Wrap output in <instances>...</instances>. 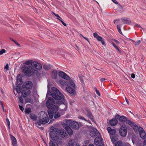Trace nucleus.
Instances as JSON below:
<instances>
[{
  "label": "nucleus",
  "mask_w": 146,
  "mask_h": 146,
  "mask_svg": "<svg viewBox=\"0 0 146 146\" xmlns=\"http://www.w3.org/2000/svg\"><path fill=\"white\" fill-rule=\"evenodd\" d=\"M46 104L48 109V112L49 116L50 119L53 117L54 114V118L56 119L64 114L62 110H58V107L55 104L54 99L53 98H49Z\"/></svg>",
  "instance_id": "nucleus-1"
},
{
  "label": "nucleus",
  "mask_w": 146,
  "mask_h": 146,
  "mask_svg": "<svg viewBox=\"0 0 146 146\" xmlns=\"http://www.w3.org/2000/svg\"><path fill=\"white\" fill-rule=\"evenodd\" d=\"M51 95L56 100H60L58 102L57 104H64L65 102L64 96L58 89L54 87H52Z\"/></svg>",
  "instance_id": "nucleus-2"
},
{
  "label": "nucleus",
  "mask_w": 146,
  "mask_h": 146,
  "mask_svg": "<svg viewBox=\"0 0 146 146\" xmlns=\"http://www.w3.org/2000/svg\"><path fill=\"white\" fill-rule=\"evenodd\" d=\"M33 62L31 60L27 61L25 62V64L26 65H25L22 68L23 72L24 74L28 76H31L32 74H34L35 73H37V71L35 70L30 66L31 64L32 66Z\"/></svg>",
  "instance_id": "nucleus-3"
},
{
  "label": "nucleus",
  "mask_w": 146,
  "mask_h": 146,
  "mask_svg": "<svg viewBox=\"0 0 146 146\" xmlns=\"http://www.w3.org/2000/svg\"><path fill=\"white\" fill-rule=\"evenodd\" d=\"M33 86L32 82L30 81H27L24 83L22 85L23 90L21 92L22 96L25 98L31 93L30 90Z\"/></svg>",
  "instance_id": "nucleus-4"
},
{
  "label": "nucleus",
  "mask_w": 146,
  "mask_h": 146,
  "mask_svg": "<svg viewBox=\"0 0 146 146\" xmlns=\"http://www.w3.org/2000/svg\"><path fill=\"white\" fill-rule=\"evenodd\" d=\"M70 85L66 87V89L67 92L70 94L71 95H75L76 94L75 84L72 80L70 81Z\"/></svg>",
  "instance_id": "nucleus-5"
},
{
  "label": "nucleus",
  "mask_w": 146,
  "mask_h": 146,
  "mask_svg": "<svg viewBox=\"0 0 146 146\" xmlns=\"http://www.w3.org/2000/svg\"><path fill=\"white\" fill-rule=\"evenodd\" d=\"M40 122L43 124H46L49 121L47 113L44 111H42L39 114Z\"/></svg>",
  "instance_id": "nucleus-6"
},
{
  "label": "nucleus",
  "mask_w": 146,
  "mask_h": 146,
  "mask_svg": "<svg viewBox=\"0 0 146 146\" xmlns=\"http://www.w3.org/2000/svg\"><path fill=\"white\" fill-rule=\"evenodd\" d=\"M66 125L69 126L73 129H77L79 127V126L78 122L75 121L72 122L71 120H67L66 121Z\"/></svg>",
  "instance_id": "nucleus-7"
},
{
  "label": "nucleus",
  "mask_w": 146,
  "mask_h": 146,
  "mask_svg": "<svg viewBox=\"0 0 146 146\" xmlns=\"http://www.w3.org/2000/svg\"><path fill=\"white\" fill-rule=\"evenodd\" d=\"M55 129L56 130L54 131L56 132V134L59 135L63 138H67L68 135L64 130L60 129Z\"/></svg>",
  "instance_id": "nucleus-8"
},
{
  "label": "nucleus",
  "mask_w": 146,
  "mask_h": 146,
  "mask_svg": "<svg viewBox=\"0 0 146 146\" xmlns=\"http://www.w3.org/2000/svg\"><path fill=\"white\" fill-rule=\"evenodd\" d=\"M119 133L121 136L125 137L126 136L127 133V129L125 125L123 124L121 126Z\"/></svg>",
  "instance_id": "nucleus-9"
},
{
  "label": "nucleus",
  "mask_w": 146,
  "mask_h": 146,
  "mask_svg": "<svg viewBox=\"0 0 146 146\" xmlns=\"http://www.w3.org/2000/svg\"><path fill=\"white\" fill-rule=\"evenodd\" d=\"M115 118L119 120V121L122 123H124L127 121V117L124 116H120L118 114L115 115Z\"/></svg>",
  "instance_id": "nucleus-10"
},
{
  "label": "nucleus",
  "mask_w": 146,
  "mask_h": 146,
  "mask_svg": "<svg viewBox=\"0 0 146 146\" xmlns=\"http://www.w3.org/2000/svg\"><path fill=\"white\" fill-rule=\"evenodd\" d=\"M139 133L142 139H144L143 144L145 145H146V134L143 129H142V130L139 131Z\"/></svg>",
  "instance_id": "nucleus-11"
},
{
  "label": "nucleus",
  "mask_w": 146,
  "mask_h": 146,
  "mask_svg": "<svg viewBox=\"0 0 146 146\" xmlns=\"http://www.w3.org/2000/svg\"><path fill=\"white\" fill-rule=\"evenodd\" d=\"M59 76L66 80H68L70 79V77L65 72L61 71H59L58 73Z\"/></svg>",
  "instance_id": "nucleus-12"
},
{
  "label": "nucleus",
  "mask_w": 146,
  "mask_h": 146,
  "mask_svg": "<svg viewBox=\"0 0 146 146\" xmlns=\"http://www.w3.org/2000/svg\"><path fill=\"white\" fill-rule=\"evenodd\" d=\"M94 131H90V134L92 137H94L99 136L100 133L96 129L94 128Z\"/></svg>",
  "instance_id": "nucleus-13"
},
{
  "label": "nucleus",
  "mask_w": 146,
  "mask_h": 146,
  "mask_svg": "<svg viewBox=\"0 0 146 146\" xmlns=\"http://www.w3.org/2000/svg\"><path fill=\"white\" fill-rule=\"evenodd\" d=\"M32 66L38 70H40L42 68L41 64L40 63H38L35 61H34L33 62Z\"/></svg>",
  "instance_id": "nucleus-14"
},
{
  "label": "nucleus",
  "mask_w": 146,
  "mask_h": 146,
  "mask_svg": "<svg viewBox=\"0 0 146 146\" xmlns=\"http://www.w3.org/2000/svg\"><path fill=\"white\" fill-rule=\"evenodd\" d=\"M93 35L95 38H96V39L99 41H100L102 45H105V42L104 41V39L102 37L98 36L96 33H94Z\"/></svg>",
  "instance_id": "nucleus-15"
},
{
  "label": "nucleus",
  "mask_w": 146,
  "mask_h": 146,
  "mask_svg": "<svg viewBox=\"0 0 146 146\" xmlns=\"http://www.w3.org/2000/svg\"><path fill=\"white\" fill-rule=\"evenodd\" d=\"M102 139L99 137H96L94 139V143L95 145L98 146L103 145Z\"/></svg>",
  "instance_id": "nucleus-16"
},
{
  "label": "nucleus",
  "mask_w": 146,
  "mask_h": 146,
  "mask_svg": "<svg viewBox=\"0 0 146 146\" xmlns=\"http://www.w3.org/2000/svg\"><path fill=\"white\" fill-rule=\"evenodd\" d=\"M69 80H60L59 81L60 84L62 86H68L70 85V81H71Z\"/></svg>",
  "instance_id": "nucleus-17"
},
{
  "label": "nucleus",
  "mask_w": 146,
  "mask_h": 146,
  "mask_svg": "<svg viewBox=\"0 0 146 146\" xmlns=\"http://www.w3.org/2000/svg\"><path fill=\"white\" fill-rule=\"evenodd\" d=\"M142 129H143L139 125H137L135 124L134 125L133 129L136 133H139V131L142 130Z\"/></svg>",
  "instance_id": "nucleus-18"
},
{
  "label": "nucleus",
  "mask_w": 146,
  "mask_h": 146,
  "mask_svg": "<svg viewBox=\"0 0 146 146\" xmlns=\"http://www.w3.org/2000/svg\"><path fill=\"white\" fill-rule=\"evenodd\" d=\"M107 130L110 135H113L116 134V131L115 129H112L110 127H108Z\"/></svg>",
  "instance_id": "nucleus-19"
},
{
  "label": "nucleus",
  "mask_w": 146,
  "mask_h": 146,
  "mask_svg": "<svg viewBox=\"0 0 146 146\" xmlns=\"http://www.w3.org/2000/svg\"><path fill=\"white\" fill-rule=\"evenodd\" d=\"M86 111L87 112V116L90 118L92 121L94 122L95 121L94 119V117L91 112L88 109H86Z\"/></svg>",
  "instance_id": "nucleus-20"
},
{
  "label": "nucleus",
  "mask_w": 146,
  "mask_h": 146,
  "mask_svg": "<svg viewBox=\"0 0 146 146\" xmlns=\"http://www.w3.org/2000/svg\"><path fill=\"white\" fill-rule=\"evenodd\" d=\"M118 135L117 134L113 135H110L111 141L113 143H114L118 140Z\"/></svg>",
  "instance_id": "nucleus-21"
},
{
  "label": "nucleus",
  "mask_w": 146,
  "mask_h": 146,
  "mask_svg": "<svg viewBox=\"0 0 146 146\" xmlns=\"http://www.w3.org/2000/svg\"><path fill=\"white\" fill-rule=\"evenodd\" d=\"M10 138L12 141V145L13 146H16L17 145V141L15 138L11 134H9Z\"/></svg>",
  "instance_id": "nucleus-22"
},
{
  "label": "nucleus",
  "mask_w": 146,
  "mask_h": 146,
  "mask_svg": "<svg viewBox=\"0 0 146 146\" xmlns=\"http://www.w3.org/2000/svg\"><path fill=\"white\" fill-rule=\"evenodd\" d=\"M117 120L116 118H113L109 121V123L110 124L111 126H113L116 125L117 123Z\"/></svg>",
  "instance_id": "nucleus-23"
},
{
  "label": "nucleus",
  "mask_w": 146,
  "mask_h": 146,
  "mask_svg": "<svg viewBox=\"0 0 146 146\" xmlns=\"http://www.w3.org/2000/svg\"><path fill=\"white\" fill-rule=\"evenodd\" d=\"M17 83L18 85H20L23 83L22 77L20 75H18L17 76Z\"/></svg>",
  "instance_id": "nucleus-24"
},
{
  "label": "nucleus",
  "mask_w": 146,
  "mask_h": 146,
  "mask_svg": "<svg viewBox=\"0 0 146 146\" xmlns=\"http://www.w3.org/2000/svg\"><path fill=\"white\" fill-rule=\"evenodd\" d=\"M53 133V132L50 131L49 133L50 135L52 138V139L53 141H58L59 140V137L58 136L56 135L53 136L52 133Z\"/></svg>",
  "instance_id": "nucleus-25"
},
{
  "label": "nucleus",
  "mask_w": 146,
  "mask_h": 146,
  "mask_svg": "<svg viewBox=\"0 0 146 146\" xmlns=\"http://www.w3.org/2000/svg\"><path fill=\"white\" fill-rule=\"evenodd\" d=\"M66 127H65V129L67 131L68 134L70 135H72L73 133V131L71 129V128L69 126L66 125Z\"/></svg>",
  "instance_id": "nucleus-26"
},
{
  "label": "nucleus",
  "mask_w": 146,
  "mask_h": 146,
  "mask_svg": "<svg viewBox=\"0 0 146 146\" xmlns=\"http://www.w3.org/2000/svg\"><path fill=\"white\" fill-rule=\"evenodd\" d=\"M123 23L125 24H129L131 23V21L129 18H125V19H121Z\"/></svg>",
  "instance_id": "nucleus-27"
},
{
  "label": "nucleus",
  "mask_w": 146,
  "mask_h": 146,
  "mask_svg": "<svg viewBox=\"0 0 146 146\" xmlns=\"http://www.w3.org/2000/svg\"><path fill=\"white\" fill-rule=\"evenodd\" d=\"M57 72L56 70H54L52 71V79H56L57 77Z\"/></svg>",
  "instance_id": "nucleus-28"
},
{
  "label": "nucleus",
  "mask_w": 146,
  "mask_h": 146,
  "mask_svg": "<svg viewBox=\"0 0 146 146\" xmlns=\"http://www.w3.org/2000/svg\"><path fill=\"white\" fill-rule=\"evenodd\" d=\"M117 6L118 9H117V10L118 11L121 12H122L123 11V8L124 7V6H122L120 4H118Z\"/></svg>",
  "instance_id": "nucleus-29"
},
{
  "label": "nucleus",
  "mask_w": 146,
  "mask_h": 146,
  "mask_svg": "<svg viewBox=\"0 0 146 146\" xmlns=\"http://www.w3.org/2000/svg\"><path fill=\"white\" fill-rule=\"evenodd\" d=\"M30 117L32 119L33 121H35L37 119L36 116L35 114H30Z\"/></svg>",
  "instance_id": "nucleus-30"
},
{
  "label": "nucleus",
  "mask_w": 146,
  "mask_h": 146,
  "mask_svg": "<svg viewBox=\"0 0 146 146\" xmlns=\"http://www.w3.org/2000/svg\"><path fill=\"white\" fill-rule=\"evenodd\" d=\"M25 102L32 104L33 103V100L31 98L28 97L25 99Z\"/></svg>",
  "instance_id": "nucleus-31"
},
{
  "label": "nucleus",
  "mask_w": 146,
  "mask_h": 146,
  "mask_svg": "<svg viewBox=\"0 0 146 146\" xmlns=\"http://www.w3.org/2000/svg\"><path fill=\"white\" fill-rule=\"evenodd\" d=\"M16 90L18 93H20L22 91L21 87L19 86H16Z\"/></svg>",
  "instance_id": "nucleus-32"
},
{
  "label": "nucleus",
  "mask_w": 146,
  "mask_h": 146,
  "mask_svg": "<svg viewBox=\"0 0 146 146\" xmlns=\"http://www.w3.org/2000/svg\"><path fill=\"white\" fill-rule=\"evenodd\" d=\"M50 68L51 67L50 65H44L43 66V68L46 70L50 69Z\"/></svg>",
  "instance_id": "nucleus-33"
},
{
  "label": "nucleus",
  "mask_w": 146,
  "mask_h": 146,
  "mask_svg": "<svg viewBox=\"0 0 146 146\" xmlns=\"http://www.w3.org/2000/svg\"><path fill=\"white\" fill-rule=\"evenodd\" d=\"M52 13L53 14H54L55 16L56 17H57V19L58 20H59L60 21H61L62 20H63L62 18L60 16H59L58 14H55L53 12H52Z\"/></svg>",
  "instance_id": "nucleus-34"
},
{
  "label": "nucleus",
  "mask_w": 146,
  "mask_h": 146,
  "mask_svg": "<svg viewBox=\"0 0 146 146\" xmlns=\"http://www.w3.org/2000/svg\"><path fill=\"white\" fill-rule=\"evenodd\" d=\"M74 144L73 141L71 140L69 141L67 146H74Z\"/></svg>",
  "instance_id": "nucleus-35"
},
{
  "label": "nucleus",
  "mask_w": 146,
  "mask_h": 146,
  "mask_svg": "<svg viewBox=\"0 0 146 146\" xmlns=\"http://www.w3.org/2000/svg\"><path fill=\"white\" fill-rule=\"evenodd\" d=\"M127 124H129L131 126L133 125H134V122L131 121L130 120H127V121H126Z\"/></svg>",
  "instance_id": "nucleus-36"
},
{
  "label": "nucleus",
  "mask_w": 146,
  "mask_h": 146,
  "mask_svg": "<svg viewBox=\"0 0 146 146\" xmlns=\"http://www.w3.org/2000/svg\"><path fill=\"white\" fill-rule=\"evenodd\" d=\"M31 112V109L30 108H26L25 110V112L26 114H29Z\"/></svg>",
  "instance_id": "nucleus-37"
},
{
  "label": "nucleus",
  "mask_w": 146,
  "mask_h": 146,
  "mask_svg": "<svg viewBox=\"0 0 146 146\" xmlns=\"http://www.w3.org/2000/svg\"><path fill=\"white\" fill-rule=\"evenodd\" d=\"M115 146H123L122 141H119L117 142L115 144Z\"/></svg>",
  "instance_id": "nucleus-38"
},
{
  "label": "nucleus",
  "mask_w": 146,
  "mask_h": 146,
  "mask_svg": "<svg viewBox=\"0 0 146 146\" xmlns=\"http://www.w3.org/2000/svg\"><path fill=\"white\" fill-rule=\"evenodd\" d=\"M117 29H118V31L121 34H122V33L121 31V29H120V26H119L118 25H117Z\"/></svg>",
  "instance_id": "nucleus-39"
},
{
  "label": "nucleus",
  "mask_w": 146,
  "mask_h": 146,
  "mask_svg": "<svg viewBox=\"0 0 146 146\" xmlns=\"http://www.w3.org/2000/svg\"><path fill=\"white\" fill-rule=\"evenodd\" d=\"M49 146H55V144L52 141H50Z\"/></svg>",
  "instance_id": "nucleus-40"
},
{
  "label": "nucleus",
  "mask_w": 146,
  "mask_h": 146,
  "mask_svg": "<svg viewBox=\"0 0 146 146\" xmlns=\"http://www.w3.org/2000/svg\"><path fill=\"white\" fill-rule=\"evenodd\" d=\"M6 52V50L4 49H2L0 51V55H2Z\"/></svg>",
  "instance_id": "nucleus-41"
},
{
  "label": "nucleus",
  "mask_w": 146,
  "mask_h": 146,
  "mask_svg": "<svg viewBox=\"0 0 146 146\" xmlns=\"http://www.w3.org/2000/svg\"><path fill=\"white\" fill-rule=\"evenodd\" d=\"M19 100L21 102V103L22 104H23V99L22 96H20L19 97Z\"/></svg>",
  "instance_id": "nucleus-42"
},
{
  "label": "nucleus",
  "mask_w": 146,
  "mask_h": 146,
  "mask_svg": "<svg viewBox=\"0 0 146 146\" xmlns=\"http://www.w3.org/2000/svg\"><path fill=\"white\" fill-rule=\"evenodd\" d=\"M140 42H141L140 40H139L136 41L135 43V46H137L139 45L140 44Z\"/></svg>",
  "instance_id": "nucleus-43"
},
{
  "label": "nucleus",
  "mask_w": 146,
  "mask_h": 146,
  "mask_svg": "<svg viewBox=\"0 0 146 146\" xmlns=\"http://www.w3.org/2000/svg\"><path fill=\"white\" fill-rule=\"evenodd\" d=\"M78 118L84 120L85 121H87V120L85 119L84 117L81 115H79L78 116Z\"/></svg>",
  "instance_id": "nucleus-44"
},
{
  "label": "nucleus",
  "mask_w": 146,
  "mask_h": 146,
  "mask_svg": "<svg viewBox=\"0 0 146 146\" xmlns=\"http://www.w3.org/2000/svg\"><path fill=\"white\" fill-rule=\"evenodd\" d=\"M6 122L7 123V125L9 126V128L10 122L9 119L8 118H6Z\"/></svg>",
  "instance_id": "nucleus-45"
},
{
  "label": "nucleus",
  "mask_w": 146,
  "mask_h": 146,
  "mask_svg": "<svg viewBox=\"0 0 146 146\" xmlns=\"http://www.w3.org/2000/svg\"><path fill=\"white\" fill-rule=\"evenodd\" d=\"M19 108L20 110L22 111H23L24 109V108L22 106H21L19 105Z\"/></svg>",
  "instance_id": "nucleus-46"
},
{
  "label": "nucleus",
  "mask_w": 146,
  "mask_h": 146,
  "mask_svg": "<svg viewBox=\"0 0 146 146\" xmlns=\"http://www.w3.org/2000/svg\"><path fill=\"white\" fill-rule=\"evenodd\" d=\"M41 124H43V123H41L40 122V120H39V122H37L36 123V125H37L38 126H40Z\"/></svg>",
  "instance_id": "nucleus-47"
},
{
  "label": "nucleus",
  "mask_w": 146,
  "mask_h": 146,
  "mask_svg": "<svg viewBox=\"0 0 146 146\" xmlns=\"http://www.w3.org/2000/svg\"><path fill=\"white\" fill-rule=\"evenodd\" d=\"M96 88V92L97 94L99 96H100V94L99 91L97 90Z\"/></svg>",
  "instance_id": "nucleus-48"
},
{
  "label": "nucleus",
  "mask_w": 146,
  "mask_h": 146,
  "mask_svg": "<svg viewBox=\"0 0 146 146\" xmlns=\"http://www.w3.org/2000/svg\"><path fill=\"white\" fill-rule=\"evenodd\" d=\"M4 69H6L7 70H9V66L8 64H6L4 67Z\"/></svg>",
  "instance_id": "nucleus-49"
},
{
  "label": "nucleus",
  "mask_w": 146,
  "mask_h": 146,
  "mask_svg": "<svg viewBox=\"0 0 146 146\" xmlns=\"http://www.w3.org/2000/svg\"><path fill=\"white\" fill-rule=\"evenodd\" d=\"M80 81L82 83V86H83L84 85V80L83 79V78H80Z\"/></svg>",
  "instance_id": "nucleus-50"
},
{
  "label": "nucleus",
  "mask_w": 146,
  "mask_h": 146,
  "mask_svg": "<svg viewBox=\"0 0 146 146\" xmlns=\"http://www.w3.org/2000/svg\"><path fill=\"white\" fill-rule=\"evenodd\" d=\"M135 26L136 27H139V28H141L143 30V29L138 24H136L135 25Z\"/></svg>",
  "instance_id": "nucleus-51"
},
{
  "label": "nucleus",
  "mask_w": 146,
  "mask_h": 146,
  "mask_svg": "<svg viewBox=\"0 0 146 146\" xmlns=\"http://www.w3.org/2000/svg\"><path fill=\"white\" fill-rule=\"evenodd\" d=\"M113 40L118 44H119V43H120L119 42L116 40H115V39H113Z\"/></svg>",
  "instance_id": "nucleus-52"
},
{
  "label": "nucleus",
  "mask_w": 146,
  "mask_h": 146,
  "mask_svg": "<svg viewBox=\"0 0 146 146\" xmlns=\"http://www.w3.org/2000/svg\"><path fill=\"white\" fill-rule=\"evenodd\" d=\"M131 77L133 78H134L135 77V74H134L132 73L131 74Z\"/></svg>",
  "instance_id": "nucleus-53"
},
{
  "label": "nucleus",
  "mask_w": 146,
  "mask_h": 146,
  "mask_svg": "<svg viewBox=\"0 0 146 146\" xmlns=\"http://www.w3.org/2000/svg\"><path fill=\"white\" fill-rule=\"evenodd\" d=\"M106 80V79H105L104 78H101L100 79V81L102 82H103L104 81H105Z\"/></svg>",
  "instance_id": "nucleus-54"
},
{
  "label": "nucleus",
  "mask_w": 146,
  "mask_h": 146,
  "mask_svg": "<svg viewBox=\"0 0 146 146\" xmlns=\"http://www.w3.org/2000/svg\"><path fill=\"white\" fill-rule=\"evenodd\" d=\"M114 3L116 4H118V3L115 0H111Z\"/></svg>",
  "instance_id": "nucleus-55"
},
{
  "label": "nucleus",
  "mask_w": 146,
  "mask_h": 146,
  "mask_svg": "<svg viewBox=\"0 0 146 146\" xmlns=\"http://www.w3.org/2000/svg\"><path fill=\"white\" fill-rule=\"evenodd\" d=\"M61 22L64 26H66V24L63 21V20H62Z\"/></svg>",
  "instance_id": "nucleus-56"
},
{
  "label": "nucleus",
  "mask_w": 146,
  "mask_h": 146,
  "mask_svg": "<svg viewBox=\"0 0 146 146\" xmlns=\"http://www.w3.org/2000/svg\"><path fill=\"white\" fill-rule=\"evenodd\" d=\"M54 127L52 126H50V129L52 130H54Z\"/></svg>",
  "instance_id": "nucleus-57"
},
{
  "label": "nucleus",
  "mask_w": 146,
  "mask_h": 146,
  "mask_svg": "<svg viewBox=\"0 0 146 146\" xmlns=\"http://www.w3.org/2000/svg\"><path fill=\"white\" fill-rule=\"evenodd\" d=\"M111 44L113 46L116 48L117 47L116 46V45L114 44L113 42H112Z\"/></svg>",
  "instance_id": "nucleus-58"
},
{
  "label": "nucleus",
  "mask_w": 146,
  "mask_h": 146,
  "mask_svg": "<svg viewBox=\"0 0 146 146\" xmlns=\"http://www.w3.org/2000/svg\"><path fill=\"white\" fill-rule=\"evenodd\" d=\"M83 37L89 43V40L88 39V38H86V37H84V36H83Z\"/></svg>",
  "instance_id": "nucleus-59"
},
{
  "label": "nucleus",
  "mask_w": 146,
  "mask_h": 146,
  "mask_svg": "<svg viewBox=\"0 0 146 146\" xmlns=\"http://www.w3.org/2000/svg\"><path fill=\"white\" fill-rule=\"evenodd\" d=\"M125 100H126V102H127V103L128 104H129V102L128 100L126 98H125Z\"/></svg>",
  "instance_id": "nucleus-60"
},
{
  "label": "nucleus",
  "mask_w": 146,
  "mask_h": 146,
  "mask_svg": "<svg viewBox=\"0 0 146 146\" xmlns=\"http://www.w3.org/2000/svg\"><path fill=\"white\" fill-rule=\"evenodd\" d=\"M119 52H121V50L119 49V48L117 47L116 48H115Z\"/></svg>",
  "instance_id": "nucleus-61"
},
{
  "label": "nucleus",
  "mask_w": 146,
  "mask_h": 146,
  "mask_svg": "<svg viewBox=\"0 0 146 146\" xmlns=\"http://www.w3.org/2000/svg\"><path fill=\"white\" fill-rule=\"evenodd\" d=\"M79 77L80 79L83 78V76L82 75H79Z\"/></svg>",
  "instance_id": "nucleus-62"
},
{
  "label": "nucleus",
  "mask_w": 146,
  "mask_h": 146,
  "mask_svg": "<svg viewBox=\"0 0 146 146\" xmlns=\"http://www.w3.org/2000/svg\"><path fill=\"white\" fill-rule=\"evenodd\" d=\"M18 46H20V44L17 41V42L15 43Z\"/></svg>",
  "instance_id": "nucleus-63"
},
{
  "label": "nucleus",
  "mask_w": 146,
  "mask_h": 146,
  "mask_svg": "<svg viewBox=\"0 0 146 146\" xmlns=\"http://www.w3.org/2000/svg\"><path fill=\"white\" fill-rule=\"evenodd\" d=\"M75 46L77 48V50L78 51L79 50V49L78 46L76 44L75 45Z\"/></svg>",
  "instance_id": "nucleus-64"
}]
</instances>
